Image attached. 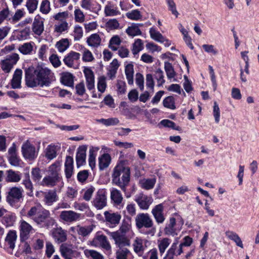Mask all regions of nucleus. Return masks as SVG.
Instances as JSON below:
<instances>
[{
	"mask_svg": "<svg viewBox=\"0 0 259 259\" xmlns=\"http://www.w3.org/2000/svg\"><path fill=\"white\" fill-rule=\"evenodd\" d=\"M106 26L109 30H115L119 27V23L116 19H111L106 22Z\"/></svg>",
	"mask_w": 259,
	"mask_h": 259,
	"instance_id": "69168bd1",
	"label": "nucleus"
},
{
	"mask_svg": "<svg viewBox=\"0 0 259 259\" xmlns=\"http://www.w3.org/2000/svg\"><path fill=\"white\" fill-rule=\"evenodd\" d=\"M51 235L57 244L63 243L67 240V231L61 227L53 228L51 230Z\"/></svg>",
	"mask_w": 259,
	"mask_h": 259,
	"instance_id": "1a4fd4ad",
	"label": "nucleus"
},
{
	"mask_svg": "<svg viewBox=\"0 0 259 259\" xmlns=\"http://www.w3.org/2000/svg\"><path fill=\"white\" fill-rule=\"evenodd\" d=\"M87 150V146L86 145L79 146L77 149L76 161L78 167L83 165L85 163Z\"/></svg>",
	"mask_w": 259,
	"mask_h": 259,
	"instance_id": "6ab92c4d",
	"label": "nucleus"
},
{
	"mask_svg": "<svg viewBox=\"0 0 259 259\" xmlns=\"http://www.w3.org/2000/svg\"><path fill=\"white\" fill-rule=\"evenodd\" d=\"M93 205L98 209L103 208L107 204V198L104 190H99L92 201Z\"/></svg>",
	"mask_w": 259,
	"mask_h": 259,
	"instance_id": "0eeeda50",
	"label": "nucleus"
},
{
	"mask_svg": "<svg viewBox=\"0 0 259 259\" xmlns=\"http://www.w3.org/2000/svg\"><path fill=\"white\" fill-rule=\"evenodd\" d=\"M50 220L53 221L50 217V211L43 208L39 210L37 217L35 218L34 222L38 224H40Z\"/></svg>",
	"mask_w": 259,
	"mask_h": 259,
	"instance_id": "412c9836",
	"label": "nucleus"
},
{
	"mask_svg": "<svg viewBox=\"0 0 259 259\" xmlns=\"http://www.w3.org/2000/svg\"><path fill=\"white\" fill-rule=\"evenodd\" d=\"M21 179V176L19 171H15L12 169L7 171L6 181L9 182H19Z\"/></svg>",
	"mask_w": 259,
	"mask_h": 259,
	"instance_id": "7c9ffc66",
	"label": "nucleus"
},
{
	"mask_svg": "<svg viewBox=\"0 0 259 259\" xmlns=\"http://www.w3.org/2000/svg\"><path fill=\"white\" fill-rule=\"evenodd\" d=\"M110 197L114 206L120 208L123 206L122 201L123 198L121 192L116 189L112 188L110 192Z\"/></svg>",
	"mask_w": 259,
	"mask_h": 259,
	"instance_id": "a211bd4d",
	"label": "nucleus"
},
{
	"mask_svg": "<svg viewBox=\"0 0 259 259\" xmlns=\"http://www.w3.org/2000/svg\"><path fill=\"white\" fill-rule=\"evenodd\" d=\"M154 78L157 81L158 86H161L165 82L163 72L160 69H158L155 71Z\"/></svg>",
	"mask_w": 259,
	"mask_h": 259,
	"instance_id": "13d9d810",
	"label": "nucleus"
},
{
	"mask_svg": "<svg viewBox=\"0 0 259 259\" xmlns=\"http://www.w3.org/2000/svg\"><path fill=\"white\" fill-rule=\"evenodd\" d=\"M60 251L61 255L65 259H72L74 251L72 250L71 245L67 243H62L60 247Z\"/></svg>",
	"mask_w": 259,
	"mask_h": 259,
	"instance_id": "4be33fe9",
	"label": "nucleus"
},
{
	"mask_svg": "<svg viewBox=\"0 0 259 259\" xmlns=\"http://www.w3.org/2000/svg\"><path fill=\"white\" fill-rule=\"evenodd\" d=\"M61 180V179L57 178L55 177L48 175L44 178L40 183V185L43 186L52 187L56 185V184Z\"/></svg>",
	"mask_w": 259,
	"mask_h": 259,
	"instance_id": "cd10ccee",
	"label": "nucleus"
},
{
	"mask_svg": "<svg viewBox=\"0 0 259 259\" xmlns=\"http://www.w3.org/2000/svg\"><path fill=\"white\" fill-rule=\"evenodd\" d=\"M80 56V55L79 53L71 51L64 57L63 61L68 67H72L74 65V61L78 60Z\"/></svg>",
	"mask_w": 259,
	"mask_h": 259,
	"instance_id": "393cba45",
	"label": "nucleus"
},
{
	"mask_svg": "<svg viewBox=\"0 0 259 259\" xmlns=\"http://www.w3.org/2000/svg\"><path fill=\"white\" fill-rule=\"evenodd\" d=\"M126 16L132 20H139L141 19L142 15L138 10H134L126 13Z\"/></svg>",
	"mask_w": 259,
	"mask_h": 259,
	"instance_id": "5fc2aeb1",
	"label": "nucleus"
},
{
	"mask_svg": "<svg viewBox=\"0 0 259 259\" xmlns=\"http://www.w3.org/2000/svg\"><path fill=\"white\" fill-rule=\"evenodd\" d=\"M81 214L73 210H64L61 212L60 214V219L68 223L78 221L80 218Z\"/></svg>",
	"mask_w": 259,
	"mask_h": 259,
	"instance_id": "ddd939ff",
	"label": "nucleus"
},
{
	"mask_svg": "<svg viewBox=\"0 0 259 259\" xmlns=\"http://www.w3.org/2000/svg\"><path fill=\"white\" fill-rule=\"evenodd\" d=\"M131 229V218L130 217H126L121 223L118 232L121 234H125L130 231Z\"/></svg>",
	"mask_w": 259,
	"mask_h": 259,
	"instance_id": "f704fd0d",
	"label": "nucleus"
},
{
	"mask_svg": "<svg viewBox=\"0 0 259 259\" xmlns=\"http://www.w3.org/2000/svg\"><path fill=\"white\" fill-rule=\"evenodd\" d=\"M21 151L24 158L29 161H32L37 157V153L35 146L28 140L22 144Z\"/></svg>",
	"mask_w": 259,
	"mask_h": 259,
	"instance_id": "39448f33",
	"label": "nucleus"
},
{
	"mask_svg": "<svg viewBox=\"0 0 259 259\" xmlns=\"http://www.w3.org/2000/svg\"><path fill=\"white\" fill-rule=\"evenodd\" d=\"M34 43L32 41L25 42L19 46V51L23 55H30L33 50Z\"/></svg>",
	"mask_w": 259,
	"mask_h": 259,
	"instance_id": "c756f323",
	"label": "nucleus"
},
{
	"mask_svg": "<svg viewBox=\"0 0 259 259\" xmlns=\"http://www.w3.org/2000/svg\"><path fill=\"white\" fill-rule=\"evenodd\" d=\"M107 87L106 77L104 76H100L98 78L97 88L98 90L101 93L105 92Z\"/></svg>",
	"mask_w": 259,
	"mask_h": 259,
	"instance_id": "bf43d9fd",
	"label": "nucleus"
},
{
	"mask_svg": "<svg viewBox=\"0 0 259 259\" xmlns=\"http://www.w3.org/2000/svg\"><path fill=\"white\" fill-rule=\"evenodd\" d=\"M19 59V55L16 53L7 56L4 60L1 61L2 69L5 73H9Z\"/></svg>",
	"mask_w": 259,
	"mask_h": 259,
	"instance_id": "423d86ee",
	"label": "nucleus"
},
{
	"mask_svg": "<svg viewBox=\"0 0 259 259\" xmlns=\"http://www.w3.org/2000/svg\"><path fill=\"white\" fill-rule=\"evenodd\" d=\"M31 175L33 181L35 182H39L42 177L40 169L38 167L32 168Z\"/></svg>",
	"mask_w": 259,
	"mask_h": 259,
	"instance_id": "338daca9",
	"label": "nucleus"
},
{
	"mask_svg": "<svg viewBox=\"0 0 259 259\" xmlns=\"http://www.w3.org/2000/svg\"><path fill=\"white\" fill-rule=\"evenodd\" d=\"M17 238V235L16 231L15 230L9 231L5 238V241L7 243L11 249H13L15 248Z\"/></svg>",
	"mask_w": 259,
	"mask_h": 259,
	"instance_id": "c85d7f7f",
	"label": "nucleus"
},
{
	"mask_svg": "<svg viewBox=\"0 0 259 259\" xmlns=\"http://www.w3.org/2000/svg\"><path fill=\"white\" fill-rule=\"evenodd\" d=\"M134 65L132 63H129L126 65L125 68V73L126 79L129 84H132L134 82Z\"/></svg>",
	"mask_w": 259,
	"mask_h": 259,
	"instance_id": "a19ab883",
	"label": "nucleus"
},
{
	"mask_svg": "<svg viewBox=\"0 0 259 259\" xmlns=\"http://www.w3.org/2000/svg\"><path fill=\"white\" fill-rule=\"evenodd\" d=\"M156 182V178L143 179L140 181L142 188L146 190L152 189Z\"/></svg>",
	"mask_w": 259,
	"mask_h": 259,
	"instance_id": "a18cd8bd",
	"label": "nucleus"
},
{
	"mask_svg": "<svg viewBox=\"0 0 259 259\" xmlns=\"http://www.w3.org/2000/svg\"><path fill=\"white\" fill-rule=\"evenodd\" d=\"M149 33L151 38L156 41L164 42L165 40V38L155 27H151L150 29Z\"/></svg>",
	"mask_w": 259,
	"mask_h": 259,
	"instance_id": "79ce46f5",
	"label": "nucleus"
},
{
	"mask_svg": "<svg viewBox=\"0 0 259 259\" xmlns=\"http://www.w3.org/2000/svg\"><path fill=\"white\" fill-rule=\"evenodd\" d=\"M45 156L50 160L56 157V146L55 145L50 144L48 146L45 151Z\"/></svg>",
	"mask_w": 259,
	"mask_h": 259,
	"instance_id": "58836bf2",
	"label": "nucleus"
},
{
	"mask_svg": "<svg viewBox=\"0 0 259 259\" xmlns=\"http://www.w3.org/2000/svg\"><path fill=\"white\" fill-rule=\"evenodd\" d=\"M143 49V43L142 40L137 39L133 45L132 52L135 55L139 53Z\"/></svg>",
	"mask_w": 259,
	"mask_h": 259,
	"instance_id": "680f3d73",
	"label": "nucleus"
},
{
	"mask_svg": "<svg viewBox=\"0 0 259 259\" xmlns=\"http://www.w3.org/2000/svg\"><path fill=\"white\" fill-rule=\"evenodd\" d=\"M104 13L106 16L113 17L120 15L121 13L118 8L112 5H106L105 7Z\"/></svg>",
	"mask_w": 259,
	"mask_h": 259,
	"instance_id": "4c0bfd02",
	"label": "nucleus"
},
{
	"mask_svg": "<svg viewBox=\"0 0 259 259\" xmlns=\"http://www.w3.org/2000/svg\"><path fill=\"white\" fill-rule=\"evenodd\" d=\"M93 231V228L90 226H81L78 225V230L77 233L81 236L85 237L89 235Z\"/></svg>",
	"mask_w": 259,
	"mask_h": 259,
	"instance_id": "864d4df0",
	"label": "nucleus"
},
{
	"mask_svg": "<svg viewBox=\"0 0 259 259\" xmlns=\"http://www.w3.org/2000/svg\"><path fill=\"white\" fill-rule=\"evenodd\" d=\"M170 243V239L167 238H164L161 240L158 241V246L161 255H162L165 252V249L169 246Z\"/></svg>",
	"mask_w": 259,
	"mask_h": 259,
	"instance_id": "09e8293b",
	"label": "nucleus"
},
{
	"mask_svg": "<svg viewBox=\"0 0 259 259\" xmlns=\"http://www.w3.org/2000/svg\"><path fill=\"white\" fill-rule=\"evenodd\" d=\"M22 74V70L17 69L15 70L11 80V85L13 89H19L21 88Z\"/></svg>",
	"mask_w": 259,
	"mask_h": 259,
	"instance_id": "bb28decb",
	"label": "nucleus"
},
{
	"mask_svg": "<svg viewBox=\"0 0 259 259\" xmlns=\"http://www.w3.org/2000/svg\"><path fill=\"white\" fill-rule=\"evenodd\" d=\"M97 147H91L89 150V165L93 169L96 166V153L99 150Z\"/></svg>",
	"mask_w": 259,
	"mask_h": 259,
	"instance_id": "ea45409f",
	"label": "nucleus"
},
{
	"mask_svg": "<svg viewBox=\"0 0 259 259\" xmlns=\"http://www.w3.org/2000/svg\"><path fill=\"white\" fill-rule=\"evenodd\" d=\"M164 69L166 72L167 77L169 79H171L175 77L176 73L172 64L168 62H165L164 63Z\"/></svg>",
	"mask_w": 259,
	"mask_h": 259,
	"instance_id": "8fccbe9b",
	"label": "nucleus"
},
{
	"mask_svg": "<svg viewBox=\"0 0 259 259\" xmlns=\"http://www.w3.org/2000/svg\"><path fill=\"white\" fill-rule=\"evenodd\" d=\"M163 106L171 109H176L174 98L172 96L166 97L163 101Z\"/></svg>",
	"mask_w": 259,
	"mask_h": 259,
	"instance_id": "052dcab7",
	"label": "nucleus"
},
{
	"mask_svg": "<svg viewBox=\"0 0 259 259\" xmlns=\"http://www.w3.org/2000/svg\"><path fill=\"white\" fill-rule=\"evenodd\" d=\"M135 223L136 227L138 229L142 228L151 229L147 232V235L154 236L156 232V228L154 227V222L147 213H140L138 214L135 218Z\"/></svg>",
	"mask_w": 259,
	"mask_h": 259,
	"instance_id": "7ed1b4c3",
	"label": "nucleus"
},
{
	"mask_svg": "<svg viewBox=\"0 0 259 259\" xmlns=\"http://www.w3.org/2000/svg\"><path fill=\"white\" fill-rule=\"evenodd\" d=\"M178 231L176 219L174 217H170L165 223L163 230L164 234L167 236H175L177 235Z\"/></svg>",
	"mask_w": 259,
	"mask_h": 259,
	"instance_id": "f8f14e48",
	"label": "nucleus"
},
{
	"mask_svg": "<svg viewBox=\"0 0 259 259\" xmlns=\"http://www.w3.org/2000/svg\"><path fill=\"white\" fill-rule=\"evenodd\" d=\"M134 251L136 253H142L143 252L145 248L143 245V240L140 238L136 237L133 243Z\"/></svg>",
	"mask_w": 259,
	"mask_h": 259,
	"instance_id": "e433bc0d",
	"label": "nucleus"
},
{
	"mask_svg": "<svg viewBox=\"0 0 259 259\" xmlns=\"http://www.w3.org/2000/svg\"><path fill=\"white\" fill-rule=\"evenodd\" d=\"M192 243V239L189 237L186 236L184 238V242L179 245V248L178 251L176 252L175 250L177 248V242L174 243L171 246L170 248L168 250L166 253V255L165 256V259H173L174 256H178L183 252V246H189Z\"/></svg>",
	"mask_w": 259,
	"mask_h": 259,
	"instance_id": "20e7f679",
	"label": "nucleus"
},
{
	"mask_svg": "<svg viewBox=\"0 0 259 259\" xmlns=\"http://www.w3.org/2000/svg\"><path fill=\"white\" fill-rule=\"evenodd\" d=\"M23 190L18 187L12 188L7 197V200L10 204H13L16 201H18L22 197Z\"/></svg>",
	"mask_w": 259,
	"mask_h": 259,
	"instance_id": "dca6fc26",
	"label": "nucleus"
},
{
	"mask_svg": "<svg viewBox=\"0 0 259 259\" xmlns=\"http://www.w3.org/2000/svg\"><path fill=\"white\" fill-rule=\"evenodd\" d=\"M131 179V170L128 166L125 165L124 162L120 161L114 168L112 174V183L119 187L125 193L126 198L131 195L126 194V187Z\"/></svg>",
	"mask_w": 259,
	"mask_h": 259,
	"instance_id": "f03ea898",
	"label": "nucleus"
},
{
	"mask_svg": "<svg viewBox=\"0 0 259 259\" xmlns=\"http://www.w3.org/2000/svg\"><path fill=\"white\" fill-rule=\"evenodd\" d=\"M43 196L42 201L45 205L47 206H51L54 202L58 200V196L57 194V191L55 189L49 190L47 191H41Z\"/></svg>",
	"mask_w": 259,
	"mask_h": 259,
	"instance_id": "9b49d317",
	"label": "nucleus"
},
{
	"mask_svg": "<svg viewBox=\"0 0 259 259\" xmlns=\"http://www.w3.org/2000/svg\"><path fill=\"white\" fill-rule=\"evenodd\" d=\"M73 75L69 72H64L62 74L61 82L62 84L68 86L73 85Z\"/></svg>",
	"mask_w": 259,
	"mask_h": 259,
	"instance_id": "c9c22d12",
	"label": "nucleus"
},
{
	"mask_svg": "<svg viewBox=\"0 0 259 259\" xmlns=\"http://www.w3.org/2000/svg\"><path fill=\"white\" fill-rule=\"evenodd\" d=\"M135 201L137 202L140 209L147 210L153 202L152 197L140 194L135 197Z\"/></svg>",
	"mask_w": 259,
	"mask_h": 259,
	"instance_id": "4468645a",
	"label": "nucleus"
},
{
	"mask_svg": "<svg viewBox=\"0 0 259 259\" xmlns=\"http://www.w3.org/2000/svg\"><path fill=\"white\" fill-rule=\"evenodd\" d=\"M130 254V251L126 248H119L116 250L115 257L116 259H127V256Z\"/></svg>",
	"mask_w": 259,
	"mask_h": 259,
	"instance_id": "3c124183",
	"label": "nucleus"
},
{
	"mask_svg": "<svg viewBox=\"0 0 259 259\" xmlns=\"http://www.w3.org/2000/svg\"><path fill=\"white\" fill-rule=\"evenodd\" d=\"M60 163L58 162H55L51 165L49 167V175L55 177L62 180V177L60 173Z\"/></svg>",
	"mask_w": 259,
	"mask_h": 259,
	"instance_id": "72a5a7b5",
	"label": "nucleus"
},
{
	"mask_svg": "<svg viewBox=\"0 0 259 259\" xmlns=\"http://www.w3.org/2000/svg\"><path fill=\"white\" fill-rule=\"evenodd\" d=\"M226 235L229 239L234 241L238 246L242 248H243L241 239L237 233L233 231H228L226 232Z\"/></svg>",
	"mask_w": 259,
	"mask_h": 259,
	"instance_id": "37998d69",
	"label": "nucleus"
},
{
	"mask_svg": "<svg viewBox=\"0 0 259 259\" xmlns=\"http://www.w3.org/2000/svg\"><path fill=\"white\" fill-rule=\"evenodd\" d=\"M73 172V159L72 157H66L65 163V174L67 179H70Z\"/></svg>",
	"mask_w": 259,
	"mask_h": 259,
	"instance_id": "a878e982",
	"label": "nucleus"
},
{
	"mask_svg": "<svg viewBox=\"0 0 259 259\" xmlns=\"http://www.w3.org/2000/svg\"><path fill=\"white\" fill-rule=\"evenodd\" d=\"M101 39L97 33L92 34L87 39L88 44L91 47H98L101 44Z\"/></svg>",
	"mask_w": 259,
	"mask_h": 259,
	"instance_id": "c03bdc74",
	"label": "nucleus"
},
{
	"mask_svg": "<svg viewBox=\"0 0 259 259\" xmlns=\"http://www.w3.org/2000/svg\"><path fill=\"white\" fill-rule=\"evenodd\" d=\"M111 162V157L108 153L102 155L99 158V167L100 170L107 168Z\"/></svg>",
	"mask_w": 259,
	"mask_h": 259,
	"instance_id": "2f4dec72",
	"label": "nucleus"
},
{
	"mask_svg": "<svg viewBox=\"0 0 259 259\" xmlns=\"http://www.w3.org/2000/svg\"><path fill=\"white\" fill-rule=\"evenodd\" d=\"M86 79V84L88 90H92L95 88V76L93 72L88 68L84 70Z\"/></svg>",
	"mask_w": 259,
	"mask_h": 259,
	"instance_id": "5701e85b",
	"label": "nucleus"
},
{
	"mask_svg": "<svg viewBox=\"0 0 259 259\" xmlns=\"http://www.w3.org/2000/svg\"><path fill=\"white\" fill-rule=\"evenodd\" d=\"M22 184L25 186L26 190H27V194L30 197L33 195V187L32 183L30 179V175L28 171L24 172Z\"/></svg>",
	"mask_w": 259,
	"mask_h": 259,
	"instance_id": "b1692460",
	"label": "nucleus"
},
{
	"mask_svg": "<svg viewBox=\"0 0 259 259\" xmlns=\"http://www.w3.org/2000/svg\"><path fill=\"white\" fill-rule=\"evenodd\" d=\"M15 221L14 216L10 214H7L4 216L2 220V223L6 227H9L13 226Z\"/></svg>",
	"mask_w": 259,
	"mask_h": 259,
	"instance_id": "4d7b16f0",
	"label": "nucleus"
},
{
	"mask_svg": "<svg viewBox=\"0 0 259 259\" xmlns=\"http://www.w3.org/2000/svg\"><path fill=\"white\" fill-rule=\"evenodd\" d=\"M84 253L87 256H90L92 257L93 259H104L102 254L94 250L87 249L84 251Z\"/></svg>",
	"mask_w": 259,
	"mask_h": 259,
	"instance_id": "e2e57ef3",
	"label": "nucleus"
},
{
	"mask_svg": "<svg viewBox=\"0 0 259 259\" xmlns=\"http://www.w3.org/2000/svg\"><path fill=\"white\" fill-rule=\"evenodd\" d=\"M139 26H143L142 24L133 23L126 29V33L131 36L141 35L142 32L139 28Z\"/></svg>",
	"mask_w": 259,
	"mask_h": 259,
	"instance_id": "473e14b6",
	"label": "nucleus"
},
{
	"mask_svg": "<svg viewBox=\"0 0 259 259\" xmlns=\"http://www.w3.org/2000/svg\"><path fill=\"white\" fill-rule=\"evenodd\" d=\"M32 30L35 34L38 36H40L44 30V22L38 16L34 18L32 25Z\"/></svg>",
	"mask_w": 259,
	"mask_h": 259,
	"instance_id": "aec40b11",
	"label": "nucleus"
},
{
	"mask_svg": "<svg viewBox=\"0 0 259 259\" xmlns=\"http://www.w3.org/2000/svg\"><path fill=\"white\" fill-rule=\"evenodd\" d=\"M55 46L59 52H64L69 46V40L67 38H63L57 42Z\"/></svg>",
	"mask_w": 259,
	"mask_h": 259,
	"instance_id": "de8ad7c7",
	"label": "nucleus"
},
{
	"mask_svg": "<svg viewBox=\"0 0 259 259\" xmlns=\"http://www.w3.org/2000/svg\"><path fill=\"white\" fill-rule=\"evenodd\" d=\"M50 10V2L48 0L42 1L40 6V12L44 14H47Z\"/></svg>",
	"mask_w": 259,
	"mask_h": 259,
	"instance_id": "0e129e2a",
	"label": "nucleus"
},
{
	"mask_svg": "<svg viewBox=\"0 0 259 259\" xmlns=\"http://www.w3.org/2000/svg\"><path fill=\"white\" fill-rule=\"evenodd\" d=\"M32 226L25 221H21L20 226V237L22 242L27 240L32 231Z\"/></svg>",
	"mask_w": 259,
	"mask_h": 259,
	"instance_id": "f3484780",
	"label": "nucleus"
},
{
	"mask_svg": "<svg viewBox=\"0 0 259 259\" xmlns=\"http://www.w3.org/2000/svg\"><path fill=\"white\" fill-rule=\"evenodd\" d=\"M163 210L164 207L162 204L156 205L152 209L151 213L158 224H162L165 221Z\"/></svg>",
	"mask_w": 259,
	"mask_h": 259,
	"instance_id": "2eb2a0df",
	"label": "nucleus"
},
{
	"mask_svg": "<svg viewBox=\"0 0 259 259\" xmlns=\"http://www.w3.org/2000/svg\"><path fill=\"white\" fill-rule=\"evenodd\" d=\"M38 3L37 0H27L26 7L29 13H33L37 9Z\"/></svg>",
	"mask_w": 259,
	"mask_h": 259,
	"instance_id": "6e6d98bb",
	"label": "nucleus"
},
{
	"mask_svg": "<svg viewBox=\"0 0 259 259\" xmlns=\"http://www.w3.org/2000/svg\"><path fill=\"white\" fill-rule=\"evenodd\" d=\"M110 236L114 240L115 244L119 248H124V246L130 245V240L125 236V234H121L116 231L110 233Z\"/></svg>",
	"mask_w": 259,
	"mask_h": 259,
	"instance_id": "9d476101",
	"label": "nucleus"
},
{
	"mask_svg": "<svg viewBox=\"0 0 259 259\" xmlns=\"http://www.w3.org/2000/svg\"><path fill=\"white\" fill-rule=\"evenodd\" d=\"M106 225L111 228L117 226L121 220V215L118 212L105 211L104 213Z\"/></svg>",
	"mask_w": 259,
	"mask_h": 259,
	"instance_id": "6e6552de",
	"label": "nucleus"
},
{
	"mask_svg": "<svg viewBox=\"0 0 259 259\" xmlns=\"http://www.w3.org/2000/svg\"><path fill=\"white\" fill-rule=\"evenodd\" d=\"M26 84L28 87H49L55 79L54 73L44 65L30 67L25 70Z\"/></svg>",
	"mask_w": 259,
	"mask_h": 259,
	"instance_id": "f257e3e1",
	"label": "nucleus"
},
{
	"mask_svg": "<svg viewBox=\"0 0 259 259\" xmlns=\"http://www.w3.org/2000/svg\"><path fill=\"white\" fill-rule=\"evenodd\" d=\"M160 124L164 127H170L176 130H179L180 127L176 126L175 123L168 119H163L160 121Z\"/></svg>",
	"mask_w": 259,
	"mask_h": 259,
	"instance_id": "774afa93",
	"label": "nucleus"
},
{
	"mask_svg": "<svg viewBox=\"0 0 259 259\" xmlns=\"http://www.w3.org/2000/svg\"><path fill=\"white\" fill-rule=\"evenodd\" d=\"M121 39L118 35L113 36L109 41V48L112 51H115L118 50L117 46L121 44Z\"/></svg>",
	"mask_w": 259,
	"mask_h": 259,
	"instance_id": "603ef678",
	"label": "nucleus"
},
{
	"mask_svg": "<svg viewBox=\"0 0 259 259\" xmlns=\"http://www.w3.org/2000/svg\"><path fill=\"white\" fill-rule=\"evenodd\" d=\"M97 240L98 241L100 245L104 249L108 251L111 249V245H110L109 242L107 240V238L106 236L101 235L98 236L97 237Z\"/></svg>",
	"mask_w": 259,
	"mask_h": 259,
	"instance_id": "49530a36",
	"label": "nucleus"
}]
</instances>
